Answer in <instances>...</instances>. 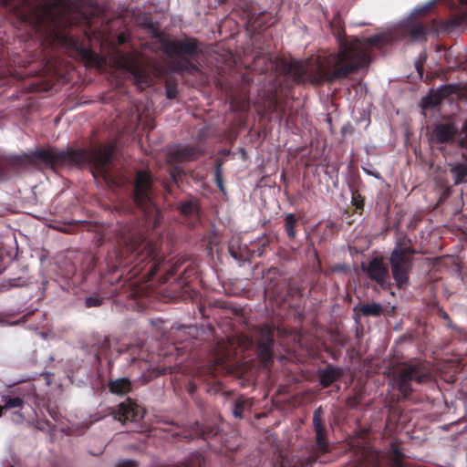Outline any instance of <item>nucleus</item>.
<instances>
[{
  "label": "nucleus",
  "mask_w": 467,
  "mask_h": 467,
  "mask_svg": "<svg viewBox=\"0 0 467 467\" xmlns=\"http://www.w3.org/2000/svg\"><path fill=\"white\" fill-rule=\"evenodd\" d=\"M350 47L344 45L340 52L332 56H319L314 61L285 58H274L269 53L256 52L247 67L260 74L278 70L283 76L290 77L296 84L310 83L321 86L335 83L339 78L347 77L358 68V61H346Z\"/></svg>",
  "instance_id": "nucleus-1"
},
{
  "label": "nucleus",
  "mask_w": 467,
  "mask_h": 467,
  "mask_svg": "<svg viewBox=\"0 0 467 467\" xmlns=\"http://www.w3.org/2000/svg\"><path fill=\"white\" fill-rule=\"evenodd\" d=\"M115 147L109 144L95 149L92 151L82 150L67 151L40 150H36L32 155L54 168L58 166L71 167L86 163L91 164L94 176L99 174L107 183L118 185L119 182L110 173V162Z\"/></svg>",
  "instance_id": "nucleus-2"
},
{
  "label": "nucleus",
  "mask_w": 467,
  "mask_h": 467,
  "mask_svg": "<svg viewBox=\"0 0 467 467\" xmlns=\"http://www.w3.org/2000/svg\"><path fill=\"white\" fill-rule=\"evenodd\" d=\"M396 40H398L396 32H381L371 36H368L367 38H364L363 40H360L358 37H339L337 51L330 53L328 56L338 54L343 44L348 45L350 47L351 51H349L347 54L345 60L354 62L358 61V66L355 71L349 73L347 77L339 78L337 80L348 78L352 74L357 73L359 69L366 67L369 65L371 60L369 47H374L378 49H381L384 47L392 44Z\"/></svg>",
  "instance_id": "nucleus-3"
},
{
  "label": "nucleus",
  "mask_w": 467,
  "mask_h": 467,
  "mask_svg": "<svg viewBox=\"0 0 467 467\" xmlns=\"http://www.w3.org/2000/svg\"><path fill=\"white\" fill-rule=\"evenodd\" d=\"M124 242L126 252L133 257V275L141 274L143 278L153 276L163 260L162 254L159 252L158 244L135 234L130 235Z\"/></svg>",
  "instance_id": "nucleus-4"
},
{
  "label": "nucleus",
  "mask_w": 467,
  "mask_h": 467,
  "mask_svg": "<svg viewBox=\"0 0 467 467\" xmlns=\"http://www.w3.org/2000/svg\"><path fill=\"white\" fill-rule=\"evenodd\" d=\"M416 254L417 251L408 236L403 235L397 239L389 262L393 280L400 290H406L410 285V275L414 266Z\"/></svg>",
  "instance_id": "nucleus-5"
},
{
  "label": "nucleus",
  "mask_w": 467,
  "mask_h": 467,
  "mask_svg": "<svg viewBox=\"0 0 467 467\" xmlns=\"http://www.w3.org/2000/svg\"><path fill=\"white\" fill-rule=\"evenodd\" d=\"M324 414L322 406L314 410L312 425L315 433V445L310 449L308 455L298 458L293 467H307L317 462H324L321 456L330 452L328 430L326 426Z\"/></svg>",
  "instance_id": "nucleus-6"
},
{
  "label": "nucleus",
  "mask_w": 467,
  "mask_h": 467,
  "mask_svg": "<svg viewBox=\"0 0 467 467\" xmlns=\"http://www.w3.org/2000/svg\"><path fill=\"white\" fill-rule=\"evenodd\" d=\"M431 375L429 370L419 363L404 365L399 373L391 379L393 389L398 390L403 399H408L413 391V381L421 384L429 381Z\"/></svg>",
  "instance_id": "nucleus-7"
},
{
  "label": "nucleus",
  "mask_w": 467,
  "mask_h": 467,
  "mask_svg": "<svg viewBox=\"0 0 467 467\" xmlns=\"http://www.w3.org/2000/svg\"><path fill=\"white\" fill-rule=\"evenodd\" d=\"M248 346H256L257 357L264 368H270L274 362L275 329L268 326L254 327L251 338H246Z\"/></svg>",
  "instance_id": "nucleus-8"
},
{
  "label": "nucleus",
  "mask_w": 467,
  "mask_h": 467,
  "mask_svg": "<svg viewBox=\"0 0 467 467\" xmlns=\"http://www.w3.org/2000/svg\"><path fill=\"white\" fill-rule=\"evenodd\" d=\"M33 20L37 30L46 34H56L57 30L67 25V21L57 8L47 5L36 9Z\"/></svg>",
  "instance_id": "nucleus-9"
},
{
  "label": "nucleus",
  "mask_w": 467,
  "mask_h": 467,
  "mask_svg": "<svg viewBox=\"0 0 467 467\" xmlns=\"http://www.w3.org/2000/svg\"><path fill=\"white\" fill-rule=\"evenodd\" d=\"M436 21L432 19L429 26L412 17L401 23L396 30L397 39L409 38L413 42H426L430 27L434 28Z\"/></svg>",
  "instance_id": "nucleus-10"
},
{
  "label": "nucleus",
  "mask_w": 467,
  "mask_h": 467,
  "mask_svg": "<svg viewBox=\"0 0 467 467\" xmlns=\"http://www.w3.org/2000/svg\"><path fill=\"white\" fill-rule=\"evenodd\" d=\"M151 175L147 171H138L134 184V201L139 207L150 213L155 210L151 199Z\"/></svg>",
  "instance_id": "nucleus-11"
},
{
  "label": "nucleus",
  "mask_w": 467,
  "mask_h": 467,
  "mask_svg": "<svg viewBox=\"0 0 467 467\" xmlns=\"http://www.w3.org/2000/svg\"><path fill=\"white\" fill-rule=\"evenodd\" d=\"M290 88L282 83L275 85L271 90H268V102L266 109L270 113L276 114L280 121L285 118V122L290 121V114L286 116V104Z\"/></svg>",
  "instance_id": "nucleus-12"
},
{
  "label": "nucleus",
  "mask_w": 467,
  "mask_h": 467,
  "mask_svg": "<svg viewBox=\"0 0 467 467\" xmlns=\"http://www.w3.org/2000/svg\"><path fill=\"white\" fill-rule=\"evenodd\" d=\"M361 269L368 278L375 281L381 287L386 288L389 285V269L385 265L382 256H375L367 265L362 264Z\"/></svg>",
  "instance_id": "nucleus-13"
},
{
  "label": "nucleus",
  "mask_w": 467,
  "mask_h": 467,
  "mask_svg": "<svg viewBox=\"0 0 467 467\" xmlns=\"http://www.w3.org/2000/svg\"><path fill=\"white\" fill-rule=\"evenodd\" d=\"M458 134V127L451 118L433 125L430 141L431 144H451Z\"/></svg>",
  "instance_id": "nucleus-14"
},
{
  "label": "nucleus",
  "mask_w": 467,
  "mask_h": 467,
  "mask_svg": "<svg viewBox=\"0 0 467 467\" xmlns=\"http://www.w3.org/2000/svg\"><path fill=\"white\" fill-rule=\"evenodd\" d=\"M109 414H112L115 420L122 423L126 421L137 422L144 417L145 410L130 399H128L120 403L118 409H110Z\"/></svg>",
  "instance_id": "nucleus-15"
},
{
  "label": "nucleus",
  "mask_w": 467,
  "mask_h": 467,
  "mask_svg": "<svg viewBox=\"0 0 467 467\" xmlns=\"http://www.w3.org/2000/svg\"><path fill=\"white\" fill-rule=\"evenodd\" d=\"M164 52L170 57H179L182 54L194 56L199 48L196 41L192 39L169 40L163 44Z\"/></svg>",
  "instance_id": "nucleus-16"
},
{
  "label": "nucleus",
  "mask_w": 467,
  "mask_h": 467,
  "mask_svg": "<svg viewBox=\"0 0 467 467\" xmlns=\"http://www.w3.org/2000/svg\"><path fill=\"white\" fill-rule=\"evenodd\" d=\"M124 68L129 71L139 88L144 89L151 83L150 73L133 59H126Z\"/></svg>",
  "instance_id": "nucleus-17"
},
{
  "label": "nucleus",
  "mask_w": 467,
  "mask_h": 467,
  "mask_svg": "<svg viewBox=\"0 0 467 467\" xmlns=\"http://www.w3.org/2000/svg\"><path fill=\"white\" fill-rule=\"evenodd\" d=\"M274 18L266 12L250 14L247 21V30L254 35L259 34L261 30L274 24Z\"/></svg>",
  "instance_id": "nucleus-18"
},
{
  "label": "nucleus",
  "mask_w": 467,
  "mask_h": 467,
  "mask_svg": "<svg viewBox=\"0 0 467 467\" xmlns=\"http://www.w3.org/2000/svg\"><path fill=\"white\" fill-rule=\"evenodd\" d=\"M343 376V369L328 364L325 368L318 370L319 384L323 388L330 387Z\"/></svg>",
  "instance_id": "nucleus-19"
},
{
  "label": "nucleus",
  "mask_w": 467,
  "mask_h": 467,
  "mask_svg": "<svg viewBox=\"0 0 467 467\" xmlns=\"http://www.w3.org/2000/svg\"><path fill=\"white\" fill-rule=\"evenodd\" d=\"M197 150L192 147L172 146L169 150L170 161H182L195 159Z\"/></svg>",
  "instance_id": "nucleus-20"
},
{
  "label": "nucleus",
  "mask_w": 467,
  "mask_h": 467,
  "mask_svg": "<svg viewBox=\"0 0 467 467\" xmlns=\"http://www.w3.org/2000/svg\"><path fill=\"white\" fill-rule=\"evenodd\" d=\"M353 311L355 312L357 317H379L383 312V307L379 303H366L360 305L359 306H355Z\"/></svg>",
  "instance_id": "nucleus-21"
},
{
  "label": "nucleus",
  "mask_w": 467,
  "mask_h": 467,
  "mask_svg": "<svg viewBox=\"0 0 467 467\" xmlns=\"http://www.w3.org/2000/svg\"><path fill=\"white\" fill-rule=\"evenodd\" d=\"M297 226L298 217L294 213H287L284 219V229L290 240H294L296 237Z\"/></svg>",
  "instance_id": "nucleus-22"
},
{
  "label": "nucleus",
  "mask_w": 467,
  "mask_h": 467,
  "mask_svg": "<svg viewBox=\"0 0 467 467\" xmlns=\"http://www.w3.org/2000/svg\"><path fill=\"white\" fill-rule=\"evenodd\" d=\"M130 381L126 379H119L109 383V389L112 393L122 395L126 394L130 390Z\"/></svg>",
  "instance_id": "nucleus-23"
},
{
  "label": "nucleus",
  "mask_w": 467,
  "mask_h": 467,
  "mask_svg": "<svg viewBox=\"0 0 467 467\" xmlns=\"http://www.w3.org/2000/svg\"><path fill=\"white\" fill-rule=\"evenodd\" d=\"M441 103V100L436 90L431 89L428 95L421 99L420 107L422 109H430L439 106Z\"/></svg>",
  "instance_id": "nucleus-24"
},
{
  "label": "nucleus",
  "mask_w": 467,
  "mask_h": 467,
  "mask_svg": "<svg viewBox=\"0 0 467 467\" xmlns=\"http://www.w3.org/2000/svg\"><path fill=\"white\" fill-rule=\"evenodd\" d=\"M180 212L184 215H195L198 213V202L194 198H190L181 202L179 205Z\"/></svg>",
  "instance_id": "nucleus-25"
},
{
  "label": "nucleus",
  "mask_w": 467,
  "mask_h": 467,
  "mask_svg": "<svg viewBox=\"0 0 467 467\" xmlns=\"http://www.w3.org/2000/svg\"><path fill=\"white\" fill-rule=\"evenodd\" d=\"M351 205L354 207V213L362 214L365 206V197L355 189H351Z\"/></svg>",
  "instance_id": "nucleus-26"
},
{
  "label": "nucleus",
  "mask_w": 467,
  "mask_h": 467,
  "mask_svg": "<svg viewBox=\"0 0 467 467\" xmlns=\"http://www.w3.org/2000/svg\"><path fill=\"white\" fill-rule=\"evenodd\" d=\"M457 88L452 84L442 85L436 89L437 94L439 95L441 100L447 99L451 95L456 93Z\"/></svg>",
  "instance_id": "nucleus-27"
},
{
  "label": "nucleus",
  "mask_w": 467,
  "mask_h": 467,
  "mask_svg": "<svg viewBox=\"0 0 467 467\" xmlns=\"http://www.w3.org/2000/svg\"><path fill=\"white\" fill-rule=\"evenodd\" d=\"M203 464H204L203 456L201 453L196 452L195 454L192 455V457L187 462L183 463L181 466H177V467H202Z\"/></svg>",
  "instance_id": "nucleus-28"
},
{
  "label": "nucleus",
  "mask_w": 467,
  "mask_h": 467,
  "mask_svg": "<svg viewBox=\"0 0 467 467\" xmlns=\"http://www.w3.org/2000/svg\"><path fill=\"white\" fill-rule=\"evenodd\" d=\"M24 405V400L19 397H10L5 399L4 409H21Z\"/></svg>",
  "instance_id": "nucleus-29"
},
{
  "label": "nucleus",
  "mask_w": 467,
  "mask_h": 467,
  "mask_svg": "<svg viewBox=\"0 0 467 467\" xmlns=\"http://www.w3.org/2000/svg\"><path fill=\"white\" fill-rule=\"evenodd\" d=\"M363 400V395L361 392H356L354 395L348 397L347 400L348 406L351 408H356L358 406Z\"/></svg>",
  "instance_id": "nucleus-30"
},
{
  "label": "nucleus",
  "mask_w": 467,
  "mask_h": 467,
  "mask_svg": "<svg viewBox=\"0 0 467 467\" xmlns=\"http://www.w3.org/2000/svg\"><path fill=\"white\" fill-rule=\"evenodd\" d=\"M288 296L301 297L303 296V288L296 284H289L287 289Z\"/></svg>",
  "instance_id": "nucleus-31"
},
{
  "label": "nucleus",
  "mask_w": 467,
  "mask_h": 467,
  "mask_svg": "<svg viewBox=\"0 0 467 467\" xmlns=\"http://www.w3.org/2000/svg\"><path fill=\"white\" fill-rule=\"evenodd\" d=\"M242 407H243L242 397H239V398L235 399V410H234L235 418L241 416Z\"/></svg>",
  "instance_id": "nucleus-32"
},
{
  "label": "nucleus",
  "mask_w": 467,
  "mask_h": 467,
  "mask_svg": "<svg viewBox=\"0 0 467 467\" xmlns=\"http://www.w3.org/2000/svg\"><path fill=\"white\" fill-rule=\"evenodd\" d=\"M100 305V300L96 297H88L86 300V306L88 307L98 306Z\"/></svg>",
  "instance_id": "nucleus-33"
},
{
  "label": "nucleus",
  "mask_w": 467,
  "mask_h": 467,
  "mask_svg": "<svg viewBox=\"0 0 467 467\" xmlns=\"http://www.w3.org/2000/svg\"><path fill=\"white\" fill-rule=\"evenodd\" d=\"M116 467H136V463L133 461L124 460L119 462Z\"/></svg>",
  "instance_id": "nucleus-34"
},
{
  "label": "nucleus",
  "mask_w": 467,
  "mask_h": 467,
  "mask_svg": "<svg viewBox=\"0 0 467 467\" xmlns=\"http://www.w3.org/2000/svg\"><path fill=\"white\" fill-rule=\"evenodd\" d=\"M334 342L336 344H337L338 346L340 347H344L346 344H347V338L345 336L343 335H337L335 338H334Z\"/></svg>",
  "instance_id": "nucleus-35"
},
{
  "label": "nucleus",
  "mask_w": 467,
  "mask_h": 467,
  "mask_svg": "<svg viewBox=\"0 0 467 467\" xmlns=\"http://www.w3.org/2000/svg\"><path fill=\"white\" fill-rule=\"evenodd\" d=\"M433 5V3L431 2L424 6L420 7L417 12L419 15H424L431 6Z\"/></svg>",
  "instance_id": "nucleus-36"
},
{
  "label": "nucleus",
  "mask_w": 467,
  "mask_h": 467,
  "mask_svg": "<svg viewBox=\"0 0 467 467\" xmlns=\"http://www.w3.org/2000/svg\"><path fill=\"white\" fill-rule=\"evenodd\" d=\"M234 340H235V348H236L237 347L242 346V344H243L242 337H241L238 333H236V332H235V337H234Z\"/></svg>",
  "instance_id": "nucleus-37"
},
{
  "label": "nucleus",
  "mask_w": 467,
  "mask_h": 467,
  "mask_svg": "<svg viewBox=\"0 0 467 467\" xmlns=\"http://www.w3.org/2000/svg\"><path fill=\"white\" fill-rule=\"evenodd\" d=\"M465 18H467V14H466V15H463L462 17H457V18H456V21H455V23H454V24H455L456 26H459V25L461 24V20H462V19H465Z\"/></svg>",
  "instance_id": "nucleus-38"
},
{
  "label": "nucleus",
  "mask_w": 467,
  "mask_h": 467,
  "mask_svg": "<svg viewBox=\"0 0 467 467\" xmlns=\"http://www.w3.org/2000/svg\"><path fill=\"white\" fill-rule=\"evenodd\" d=\"M167 96H168V98L172 99V98H174L175 95L171 89H168Z\"/></svg>",
  "instance_id": "nucleus-39"
},
{
  "label": "nucleus",
  "mask_w": 467,
  "mask_h": 467,
  "mask_svg": "<svg viewBox=\"0 0 467 467\" xmlns=\"http://www.w3.org/2000/svg\"><path fill=\"white\" fill-rule=\"evenodd\" d=\"M217 182H218V186L221 188L222 191H223V185H222V182L219 178H217Z\"/></svg>",
  "instance_id": "nucleus-40"
},
{
  "label": "nucleus",
  "mask_w": 467,
  "mask_h": 467,
  "mask_svg": "<svg viewBox=\"0 0 467 467\" xmlns=\"http://www.w3.org/2000/svg\"><path fill=\"white\" fill-rule=\"evenodd\" d=\"M229 253L232 256H234V248L232 246H229Z\"/></svg>",
  "instance_id": "nucleus-41"
},
{
  "label": "nucleus",
  "mask_w": 467,
  "mask_h": 467,
  "mask_svg": "<svg viewBox=\"0 0 467 467\" xmlns=\"http://www.w3.org/2000/svg\"><path fill=\"white\" fill-rule=\"evenodd\" d=\"M461 5H467V0H458Z\"/></svg>",
  "instance_id": "nucleus-42"
},
{
  "label": "nucleus",
  "mask_w": 467,
  "mask_h": 467,
  "mask_svg": "<svg viewBox=\"0 0 467 467\" xmlns=\"http://www.w3.org/2000/svg\"><path fill=\"white\" fill-rule=\"evenodd\" d=\"M25 158L26 159L27 161H31V156L29 155H26Z\"/></svg>",
  "instance_id": "nucleus-43"
},
{
  "label": "nucleus",
  "mask_w": 467,
  "mask_h": 467,
  "mask_svg": "<svg viewBox=\"0 0 467 467\" xmlns=\"http://www.w3.org/2000/svg\"><path fill=\"white\" fill-rule=\"evenodd\" d=\"M234 368H235V375H236V374H237V370H238V364H237V362H236V361H235Z\"/></svg>",
  "instance_id": "nucleus-44"
},
{
  "label": "nucleus",
  "mask_w": 467,
  "mask_h": 467,
  "mask_svg": "<svg viewBox=\"0 0 467 467\" xmlns=\"http://www.w3.org/2000/svg\"><path fill=\"white\" fill-rule=\"evenodd\" d=\"M234 313H235V317H237L239 315V309L237 307H235Z\"/></svg>",
  "instance_id": "nucleus-45"
},
{
  "label": "nucleus",
  "mask_w": 467,
  "mask_h": 467,
  "mask_svg": "<svg viewBox=\"0 0 467 467\" xmlns=\"http://www.w3.org/2000/svg\"><path fill=\"white\" fill-rule=\"evenodd\" d=\"M198 435L202 436L203 438H205V433H204V431H201L200 433H198Z\"/></svg>",
  "instance_id": "nucleus-46"
},
{
  "label": "nucleus",
  "mask_w": 467,
  "mask_h": 467,
  "mask_svg": "<svg viewBox=\"0 0 467 467\" xmlns=\"http://www.w3.org/2000/svg\"><path fill=\"white\" fill-rule=\"evenodd\" d=\"M234 109H235V111L238 109V103H237V99H235V106H234Z\"/></svg>",
  "instance_id": "nucleus-47"
},
{
  "label": "nucleus",
  "mask_w": 467,
  "mask_h": 467,
  "mask_svg": "<svg viewBox=\"0 0 467 467\" xmlns=\"http://www.w3.org/2000/svg\"><path fill=\"white\" fill-rule=\"evenodd\" d=\"M3 410H4V407H1V406H0V416L2 415V411H3Z\"/></svg>",
  "instance_id": "nucleus-48"
},
{
  "label": "nucleus",
  "mask_w": 467,
  "mask_h": 467,
  "mask_svg": "<svg viewBox=\"0 0 467 467\" xmlns=\"http://www.w3.org/2000/svg\"><path fill=\"white\" fill-rule=\"evenodd\" d=\"M230 107H233V100L230 101Z\"/></svg>",
  "instance_id": "nucleus-49"
},
{
  "label": "nucleus",
  "mask_w": 467,
  "mask_h": 467,
  "mask_svg": "<svg viewBox=\"0 0 467 467\" xmlns=\"http://www.w3.org/2000/svg\"><path fill=\"white\" fill-rule=\"evenodd\" d=\"M234 56H235V57H237V52H236V51H235V53H234Z\"/></svg>",
  "instance_id": "nucleus-50"
},
{
  "label": "nucleus",
  "mask_w": 467,
  "mask_h": 467,
  "mask_svg": "<svg viewBox=\"0 0 467 467\" xmlns=\"http://www.w3.org/2000/svg\"><path fill=\"white\" fill-rule=\"evenodd\" d=\"M361 465H365V462H361ZM362 467H365V466H362Z\"/></svg>",
  "instance_id": "nucleus-51"
}]
</instances>
